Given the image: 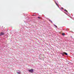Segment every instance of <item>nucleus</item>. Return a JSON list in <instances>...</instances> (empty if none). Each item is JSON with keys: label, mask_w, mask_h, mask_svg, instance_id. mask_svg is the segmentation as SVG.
Wrapping results in <instances>:
<instances>
[{"label": "nucleus", "mask_w": 74, "mask_h": 74, "mask_svg": "<svg viewBox=\"0 0 74 74\" xmlns=\"http://www.w3.org/2000/svg\"><path fill=\"white\" fill-rule=\"evenodd\" d=\"M64 52V54H65V55H68L67 53L65 52Z\"/></svg>", "instance_id": "20e7f679"}, {"label": "nucleus", "mask_w": 74, "mask_h": 74, "mask_svg": "<svg viewBox=\"0 0 74 74\" xmlns=\"http://www.w3.org/2000/svg\"><path fill=\"white\" fill-rule=\"evenodd\" d=\"M21 73V72H17V74H20Z\"/></svg>", "instance_id": "6e6552de"}, {"label": "nucleus", "mask_w": 74, "mask_h": 74, "mask_svg": "<svg viewBox=\"0 0 74 74\" xmlns=\"http://www.w3.org/2000/svg\"><path fill=\"white\" fill-rule=\"evenodd\" d=\"M62 36H65V34L64 33H63L62 34Z\"/></svg>", "instance_id": "0eeeda50"}, {"label": "nucleus", "mask_w": 74, "mask_h": 74, "mask_svg": "<svg viewBox=\"0 0 74 74\" xmlns=\"http://www.w3.org/2000/svg\"><path fill=\"white\" fill-rule=\"evenodd\" d=\"M54 25L55 26V27H56L57 28V26H56V25Z\"/></svg>", "instance_id": "1a4fd4ad"}, {"label": "nucleus", "mask_w": 74, "mask_h": 74, "mask_svg": "<svg viewBox=\"0 0 74 74\" xmlns=\"http://www.w3.org/2000/svg\"><path fill=\"white\" fill-rule=\"evenodd\" d=\"M55 3L56 4V5L58 6V7H59V5H58V4L57 3H56V2H55Z\"/></svg>", "instance_id": "39448f33"}, {"label": "nucleus", "mask_w": 74, "mask_h": 74, "mask_svg": "<svg viewBox=\"0 0 74 74\" xmlns=\"http://www.w3.org/2000/svg\"><path fill=\"white\" fill-rule=\"evenodd\" d=\"M3 35H4V33H3V32L1 33V34L0 35V36H2Z\"/></svg>", "instance_id": "f03ea898"}, {"label": "nucleus", "mask_w": 74, "mask_h": 74, "mask_svg": "<svg viewBox=\"0 0 74 74\" xmlns=\"http://www.w3.org/2000/svg\"><path fill=\"white\" fill-rule=\"evenodd\" d=\"M28 71L29 72V73H33V71H34V70L33 69H31L28 70Z\"/></svg>", "instance_id": "f257e3e1"}, {"label": "nucleus", "mask_w": 74, "mask_h": 74, "mask_svg": "<svg viewBox=\"0 0 74 74\" xmlns=\"http://www.w3.org/2000/svg\"><path fill=\"white\" fill-rule=\"evenodd\" d=\"M64 11H66V12H68V11L66 10V9L64 10Z\"/></svg>", "instance_id": "423d86ee"}, {"label": "nucleus", "mask_w": 74, "mask_h": 74, "mask_svg": "<svg viewBox=\"0 0 74 74\" xmlns=\"http://www.w3.org/2000/svg\"><path fill=\"white\" fill-rule=\"evenodd\" d=\"M62 9L63 10V8H62Z\"/></svg>", "instance_id": "9b49d317"}, {"label": "nucleus", "mask_w": 74, "mask_h": 74, "mask_svg": "<svg viewBox=\"0 0 74 74\" xmlns=\"http://www.w3.org/2000/svg\"><path fill=\"white\" fill-rule=\"evenodd\" d=\"M61 55H62V56H64V52L62 53H61Z\"/></svg>", "instance_id": "7ed1b4c3"}, {"label": "nucleus", "mask_w": 74, "mask_h": 74, "mask_svg": "<svg viewBox=\"0 0 74 74\" xmlns=\"http://www.w3.org/2000/svg\"><path fill=\"white\" fill-rule=\"evenodd\" d=\"M38 18H39V19H40V17H38Z\"/></svg>", "instance_id": "9d476101"}]
</instances>
